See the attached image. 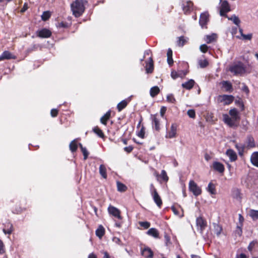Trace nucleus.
Returning a JSON list of instances; mask_svg holds the SVG:
<instances>
[{"label": "nucleus", "instance_id": "f257e3e1", "mask_svg": "<svg viewBox=\"0 0 258 258\" xmlns=\"http://www.w3.org/2000/svg\"><path fill=\"white\" fill-rule=\"evenodd\" d=\"M229 114V115L227 114H223V120L224 123L230 127H238L240 117L237 109H231Z\"/></svg>", "mask_w": 258, "mask_h": 258}, {"label": "nucleus", "instance_id": "f03ea898", "mask_svg": "<svg viewBox=\"0 0 258 258\" xmlns=\"http://www.w3.org/2000/svg\"><path fill=\"white\" fill-rule=\"evenodd\" d=\"M88 3L85 0H75L71 5L73 15L76 18L81 16L85 11V5Z\"/></svg>", "mask_w": 258, "mask_h": 258}, {"label": "nucleus", "instance_id": "7ed1b4c3", "mask_svg": "<svg viewBox=\"0 0 258 258\" xmlns=\"http://www.w3.org/2000/svg\"><path fill=\"white\" fill-rule=\"evenodd\" d=\"M234 100V97L231 95H219L217 97V102L223 103V105L231 104Z\"/></svg>", "mask_w": 258, "mask_h": 258}, {"label": "nucleus", "instance_id": "20e7f679", "mask_svg": "<svg viewBox=\"0 0 258 258\" xmlns=\"http://www.w3.org/2000/svg\"><path fill=\"white\" fill-rule=\"evenodd\" d=\"M188 189L189 191L191 192L192 194L198 197L201 195L202 193V190L200 186L193 180H190L188 183Z\"/></svg>", "mask_w": 258, "mask_h": 258}, {"label": "nucleus", "instance_id": "39448f33", "mask_svg": "<svg viewBox=\"0 0 258 258\" xmlns=\"http://www.w3.org/2000/svg\"><path fill=\"white\" fill-rule=\"evenodd\" d=\"M229 71L234 75H242L245 72L243 64L242 63L235 64L229 67Z\"/></svg>", "mask_w": 258, "mask_h": 258}, {"label": "nucleus", "instance_id": "423d86ee", "mask_svg": "<svg viewBox=\"0 0 258 258\" xmlns=\"http://www.w3.org/2000/svg\"><path fill=\"white\" fill-rule=\"evenodd\" d=\"M247 249L252 255V258H258V241L257 240L250 242Z\"/></svg>", "mask_w": 258, "mask_h": 258}, {"label": "nucleus", "instance_id": "0eeeda50", "mask_svg": "<svg viewBox=\"0 0 258 258\" xmlns=\"http://www.w3.org/2000/svg\"><path fill=\"white\" fill-rule=\"evenodd\" d=\"M220 2L221 3L220 10V14L221 16L227 18V13L230 11V7L227 1L224 0H220Z\"/></svg>", "mask_w": 258, "mask_h": 258}, {"label": "nucleus", "instance_id": "6e6552de", "mask_svg": "<svg viewBox=\"0 0 258 258\" xmlns=\"http://www.w3.org/2000/svg\"><path fill=\"white\" fill-rule=\"evenodd\" d=\"M209 21V14L208 12H204L201 14L199 19V24L202 28H207V24Z\"/></svg>", "mask_w": 258, "mask_h": 258}, {"label": "nucleus", "instance_id": "1a4fd4ad", "mask_svg": "<svg viewBox=\"0 0 258 258\" xmlns=\"http://www.w3.org/2000/svg\"><path fill=\"white\" fill-rule=\"evenodd\" d=\"M26 202H25V206H21V203H17L13 208L12 212L15 214H20L23 212L26 211L28 207L26 206Z\"/></svg>", "mask_w": 258, "mask_h": 258}, {"label": "nucleus", "instance_id": "9d476101", "mask_svg": "<svg viewBox=\"0 0 258 258\" xmlns=\"http://www.w3.org/2000/svg\"><path fill=\"white\" fill-rule=\"evenodd\" d=\"M108 211L109 214L111 215L113 217L118 219H122L120 211L116 207L112 206H109L108 208Z\"/></svg>", "mask_w": 258, "mask_h": 258}, {"label": "nucleus", "instance_id": "9b49d317", "mask_svg": "<svg viewBox=\"0 0 258 258\" xmlns=\"http://www.w3.org/2000/svg\"><path fill=\"white\" fill-rule=\"evenodd\" d=\"M37 36L42 38H49L52 33L50 30L46 28H43L41 30H38L36 32Z\"/></svg>", "mask_w": 258, "mask_h": 258}, {"label": "nucleus", "instance_id": "f8f14e48", "mask_svg": "<svg viewBox=\"0 0 258 258\" xmlns=\"http://www.w3.org/2000/svg\"><path fill=\"white\" fill-rule=\"evenodd\" d=\"M151 194L153 197L154 202L156 203L157 206L159 208H161L162 206L163 203L160 196L159 195L157 191V189H154V190Z\"/></svg>", "mask_w": 258, "mask_h": 258}, {"label": "nucleus", "instance_id": "ddd939ff", "mask_svg": "<svg viewBox=\"0 0 258 258\" xmlns=\"http://www.w3.org/2000/svg\"><path fill=\"white\" fill-rule=\"evenodd\" d=\"M151 119L152 120V127L157 131L160 130L159 119L158 118V114H151Z\"/></svg>", "mask_w": 258, "mask_h": 258}, {"label": "nucleus", "instance_id": "4468645a", "mask_svg": "<svg viewBox=\"0 0 258 258\" xmlns=\"http://www.w3.org/2000/svg\"><path fill=\"white\" fill-rule=\"evenodd\" d=\"M197 226L200 227V229L203 231L204 230L207 226V223L206 219L203 217H199L197 218L196 220Z\"/></svg>", "mask_w": 258, "mask_h": 258}, {"label": "nucleus", "instance_id": "2eb2a0df", "mask_svg": "<svg viewBox=\"0 0 258 258\" xmlns=\"http://www.w3.org/2000/svg\"><path fill=\"white\" fill-rule=\"evenodd\" d=\"M141 254L145 258H153V251L149 247H145L141 250Z\"/></svg>", "mask_w": 258, "mask_h": 258}, {"label": "nucleus", "instance_id": "dca6fc26", "mask_svg": "<svg viewBox=\"0 0 258 258\" xmlns=\"http://www.w3.org/2000/svg\"><path fill=\"white\" fill-rule=\"evenodd\" d=\"M177 125L176 123H172L170 130L167 133L166 138L172 139L176 137Z\"/></svg>", "mask_w": 258, "mask_h": 258}, {"label": "nucleus", "instance_id": "f3484780", "mask_svg": "<svg viewBox=\"0 0 258 258\" xmlns=\"http://www.w3.org/2000/svg\"><path fill=\"white\" fill-rule=\"evenodd\" d=\"M213 168L215 171H218L220 173H223L225 171L224 165L218 161H214L213 163Z\"/></svg>", "mask_w": 258, "mask_h": 258}, {"label": "nucleus", "instance_id": "a211bd4d", "mask_svg": "<svg viewBox=\"0 0 258 258\" xmlns=\"http://www.w3.org/2000/svg\"><path fill=\"white\" fill-rule=\"evenodd\" d=\"M194 4L190 1L186 2L183 4L182 10L185 14H189L192 11Z\"/></svg>", "mask_w": 258, "mask_h": 258}, {"label": "nucleus", "instance_id": "6ab92c4d", "mask_svg": "<svg viewBox=\"0 0 258 258\" xmlns=\"http://www.w3.org/2000/svg\"><path fill=\"white\" fill-rule=\"evenodd\" d=\"M222 88L227 92H232L233 90L232 84L227 81H224L221 83Z\"/></svg>", "mask_w": 258, "mask_h": 258}, {"label": "nucleus", "instance_id": "aec40b11", "mask_svg": "<svg viewBox=\"0 0 258 258\" xmlns=\"http://www.w3.org/2000/svg\"><path fill=\"white\" fill-rule=\"evenodd\" d=\"M155 175L156 176L157 179L158 181H160L159 178H161L162 181L167 182L168 179V176L166 173V172L164 170H162L161 171V174L159 175L158 172H155L154 173Z\"/></svg>", "mask_w": 258, "mask_h": 258}, {"label": "nucleus", "instance_id": "412c9836", "mask_svg": "<svg viewBox=\"0 0 258 258\" xmlns=\"http://www.w3.org/2000/svg\"><path fill=\"white\" fill-rule=\"evenodd\" d=\"M154 71V61L152 56L149 57V61L147 63L146 72L147 74H151Z\"/></svg>", "mask_w": 258, "mask_h": 258}, {"label": "nucleus", "instance_id": "4be33fe9", "mask_svg": "<svg viewBox=\"0 0 258 258\" xmlns=\"http://www.w3.org/2000/svg\"><path fill=\"white\" fill-rule=\"evenodd\" d=\"M226 154L230 159V161H235L237 159L236 152L232 149H229L226 151Z\"/></svg>", "mask_w": 258, "mask_h": 258}, {"label": "nucleus", "instance_id": "5701e85b", "mask_svg": "<svg viewBox=\"0 0 258 258\" xmlns=\"http://www.w3.org/2000/svg\"><path fill=\"white\" fill-rule=\"evenodd\" d=\"M147 234L155 238H160L159 232L156 228H151L149 229L147 232Z\"/></svg>", "mask_w": 258, "mask_h": 258}, {"label": "nucleus", "instance_id": "b1692460", "mask_svg": "<svg viewBox=\"0 0 258 258\" xmlns=\"http://www.w3.org/2000/svg\"><path fill=\"white\" fill-rule=\"evenodd\" d=\"M246 143L248 148H254L255 146L254 140L251 135L247 136Z\"/></svg>", "mask_w": 258, "mask_h": 258}, {"label": "nucleus", "instance_id": "393cba45", "mask_svg": "<svg viewBox=\"0 0 258 258\" xmlns=\"http://www.w3.org/2000/svg\"><path fill=\"white\" fill-rule=\"evenodd\" d=\"M195 84V82L194 80L190 79L188 81L182 83L181 86L182 88L186 89V90H190L192 89Z\"/></svg>", "mask_w": 258, "mask_h": 258}, {"label": "nucleus", "instance_id": "a878e982", "mask_svg": "<svg viewBox=\"0 0 258 258\" xmlns=\"http://www.w3.org/2000/svg\"><path fill=\"white\" fill-rule=\"evenodd\" d=\"M111 117V111L108 110L106 113L101 117L100 122L104 125H106L108 120Z\"/></svg>", "mask_w": 258, "mask_h": 258}, {"label": "nucleus", "instance_id": "bb28decb", "mask_svg": "<svg viewBox=\"0 0 258 258\" xmlns=\"http://www.w3.org/2000/svg\"><path fill=\"white\" fill-rule=\"evenodd\" d=\"M250 161L254 166L258 167V152L252 153L251 156Z\"/></svg>", "mask_w": 258, "mask_h": 258}, {"label": "nucleus", "instance_id": "cd10ccee", "mask_svg": "<svg viewBox=\"0 0 258 258\" xmlns=\"http://www.w3.org/2000/svg\"><path fill=\"white\" fill-rule=\"evenodd\" d=\"M11 58H14V57L12 56V53L9 51H4L1 55H0V61L4 59H10Z\"/></svg>", "mask_w": 258, "mask_h": 258}, {"label": "nucleus", "instance_id": "c85d7f7f", "mask_svg": "<svg viewBox=\"0 0 258 258\" xmlns=\"http://www.w3.org/2000/svg\"><path fill=\"white\" fill-rule=\"evenodd\" d=\"M129 102V101L127 100H123L120 102L117 105V110L120 112L122 110H123L124 108H125L126 106L127 105L128 103Z\"/></svg>", "mask_w": 258, "mask_h": 258}, {"label": "nucleus", "instance_id": "c756f323", "mask_svg": "<svg viewBox=\"0 0 258 258\" xmlns=\"http://www.w3.org/2000/svg\"><path fill=\"white\" fill-rule=\"evenodd\" d=\"M167 61L170 66H172L173 64V60L172 58V50L171 48H168L167 52Z\"/></svg>", "mask_w": 258, "mask_h": 258}, {"label": "nucleus", "instance_id": "7c9ffc66", "mask_svg": "<svg viewBox=\"0 0 258 258\" xmlns=\"http://www.w3.org/2000/svg\"><path fill=\"white\" fill-rule=\"evenodd\" d=\"M97 236L101 238L105 234V229L101 225H99L95 231Z\"/></svg>", "mask_w": 258, "mask_h": 258}, {"label": "nucleus", "instance_id": "2f4dec72", "mask_svg": "<svg viewBox=\"0 0 258 258\" xmlns=\"http://www.w3.org/2000/svg\"><path fill=\"white\" fill-rule=\"evenodd\" d=\"M217 36L216 34L213 33L210 35H206L205 38V41L207 43H212L216 40Z\"/></svg>", "mask_w": 258, "mask_h": 258}, {"label": "nucleus", "instance_id": "473e14b6", "mask_svg": "<svg viewBox=\"0 0 258 258\" xmlns=\"http://www.w3.org/2000/svg\"><path fill=\"white\" fill-rule=\"evenodd\" d=\"M93 132L96 134L99 137L104 139L105 136L103 131L98 126H96L93 128Z\"/></svg>", "mask_w": 258, "mask_h": 258}, {"label": "nucleus", "instance_id": "72a5a7b5", "mask_svg": "<svg viewBox=\"0 0 258 258\" xmlns=\"http://www.w3.org/2000/svg\"><path fill=\"white\" fill-rule=\"evenodd\" d=\"M116 185L117 190L119 192H125L127 189V186L124 184L119 181H117Z\"/></svg>", "mask_w": 258, "mask_h": 258}, {"label": "nucleus", "instance_id": "f704fd0d", "mask_svg": "<svg viewBox=\"0 0 258 258\" xmlns=\"http://www.w3.org/2000/svg\"><path fill=\"white\" fill-rule=\"evenodd\" d=\"M99 173L101 175V176L106 179L107 177V172H106V168L105 166L103 164H101L99 166Z\"/></svg>", "mask_w": 258, "mask_h": 258}, {"label": "nucleus", "instance_id": "c9c22d12", "mask_svg": "<svg viewBox=\"0 0 258 258\" xmlns=\"http://www.w3.org/2000/svg\"><path fill=\"white\" fill-rule=\"evenodd\" d=\"M13 226L11 223H8L5 225V228L3 229V232L6 234H11L13 231Z\"/></svg>", "mask_w": 258, "mask_h": 258}, {"label": "nucleus", "instance_id": "e433bc0d", "mask_svg": "<svg viewBox=\"0 0 258 258\" xmlns=\"http://www.w3.org/2000/svg\"><path fill=\"white\" fill-rule=\"evenodd\" d=\"M78 147L77 142L76 140L72 141L69 145L70 150L72 153H74L77 151Z\"/></svg>", "mask_w": 258, "mask_h": 258}, {"label": "nucleus", "instance_id": "4c0bfd02", "mask_svg": "<svg viewBox=\"0 0 258 258\" xmlns=\"http://www.w3.org/2000/svg\"><path fill=\"white\" fill-rule=\"evenodd\" d=\"M232 196L233 198L236 199H241V192L240 190L238 188H234L232 190Z\"/></svg>", "mask_w": 258, "mask_h": 258}, {"label": "nucleus", "instance_id": "58836bf2", "mask_svg": "<svg viewBox=\"0 0 258 258\" xmlns=\"http://www.w3.org/2000/svg\"><path fill=\"white\" fill-rule=\"evenodd\" d=\"M160 92V89L158 86L152 87L150 90V95L152 97L156 96Z\"/></svg>", "mask_w": 258, "mask_h": 258}, {"label": "nucleus", "instance_id": "ea45409f", "mask_svg": "<svg viewBox=\"0 0 258 258\" xmlns=\"http://www.w3.org/2000/svg\"><path fill=\"white\" fill-rule=\"evenodd\" d=\"M207 190L212 195H215L216 194L215 185L212 182H210L208 186Z\"/></svg>", "mask_w": 258, "mask_h": 258}, {"label": "nucleus", "instance_id": "a19ab883", "mask_svg": "<svg viewBox=\"0 0 258 258\" xmlns=\"http://www.w3.org/2000/svg\"><path fill=\"white\" fill-rule=\"evenodd\" d=\"M79 146L80 148V149L83 154L84 159L86 160L88 158L89 152L86 148L84 147L81 143L79 144Z\"/></svg>", "mask_w": 258, "mask_h": 258}, {"label": "nucleus", "instance_id": "79ce46f5", "mask_svg": "<svg viewBox=\"0 0 258 258\" xmlns=\"http://www.w3.org/2000/svg\"><path fill=\"white\" fill-rule=\"evenodd\" d=\"M235 147L238 150V153L242 156L245 150V146L244 145H239L237 143L235 145Z\"/></svg>", "mask_w": 258, "mask_h": 258}, {"label": "nucleus", "instance_id": "37998d69", "mask_svg": "<svg viewBox=\"0 0 258 258\" xmlns=\"http://www.w3.org/2000/svg\"><path fill=\"white\" fill-rule=\"evenodd\" d=\"M242 224L240 225H238L236 227V230L234 231V234L236 236L240 237L242 234Z\"/></svg>", "mask_w": 258, "mask_h": 258}, {"label": "nucleus", "instance_id": "c03bdc74", "mask_svg": "<svg viewBox=\"0 0 258 258\" xmlns=\"http://www.w3.org/2000/svg\"><path fill=\"white\" fill-rule=\"evenodd\" d=\"M186 41H187L184 37L182 36L178 38L177 43L179 46L182 47L185 44Z\"/></svg>", "mask_w": 258, "mask_h": 258}, {"label": "nucleus", "instance_id": "a18cd8bd", "mask_svg": "<svg viewBox=\"0 0 258 258\" xmlns=\"http://www.w3.org/2000/svg\"><path fill=\"white\" fill-rule=\"evenodd\" d=\"M50 16L51 14L49 11H45L41 16V19L43 21H46L50 18Z\"/></svg>", "mask_w": 258, "mask_h": 258}, {"label": "nucleus", "instance_id": "49530a36", "mask_svg": "<svg viewBox=\"0 0 258 258\" xmlns=\"http://www.w3.org/2000/svg\"><path fill=\"white\" fill-rule=\"evenodd\" d=\"M229 20H231L233 21V22L238 27H239V24L240 23V21L238 17L235 15L232 16L231 18H228Z\"/></svg>", "mask_w": 258, "mask_h": 258}, {"label": "nucleus", "instance_id": "de8ad7c7", "mask_svg": "<svg viewBox=\"0 0 258 258\" xmlns=\"http://www.w3.org/2000/svg\"><path fill=\"white\" fill-rule=\"evenodd\" d=\"M249 215L253 220L258 219V211L251 210L250 211Z\"/></svg>", "mask_w": 258, "mask_h": 258}, {"label": "nucleus", "instance_id": "09e8293b", "mask_svg": "<svg viewBox=\"0 0 258 258\" xmlns=\"http://www.w3.org/2000/svg\"><path fill=\"white\" fill-rule=\"evenodd\" d=\"M235 104L240 108L241 111H243L244 110V105L241 99H239L238 100H236L235 101Z\"/></svg>", "mask_w": 258, "mask_h": 258}, {"label": "nucleus", "instance_id": "8fccbe9b", "mask_svg": "<svg viewBox=\"0 0 258 258\" xmlns=\"http://www.w3.org/2000/svg\"><path fill=\"white\" fill-rule=\"evenodd\" d=\"M199 64L201 68H205L209 65V62L207 59L200 60Z\"/></svg>", "mask_w": 258, "mask_h": 258}, {"label": "nucleus", "instance_id": "3c124183", "mask_svg": "<svg viewBox=\"0 0 258 258\" xmlns=\"http://www.w3.org/2000/svg\"><path fill=\"white\" fill-rule=\"evenodd\" d=\"M139 224L141 227H143L145 229H148L151 225L150 223L148 221L139 222Z\"/></svg>", "mask_w": 258, "mask_h": 258}, {"label": "nucleus", "instance_id": "603ef678", "mask_svg": "<svg viewBox=\"0 0 258 258\" xmlns=\"http://www.w3.org/2000/svg\"><path fill=\"white\" fill-rule=\"evenodd\" d=\"M145 128L143 125L140 130V131L139 132V133L137 134V136L142 138L144 139L145 138Z\"/></svg>", "mask_w": 258, "mask_h": 258}, {"label": "nucleus", "instance_id": "864d4df0", "mask_svg": "<svg viewBox=\"0 0 258 258\" xmlns=\"http://www.w3.org/2000/svg\"><path fill=\"white\" fill-rule=\"evenodd\" d=\"M167 101L171 103H175L176 102V99L172 94H169L167 96Z\"/></svg>", "mask_w": 258, "mask_h": 258}, {"label": "nucleus", "instance_id": "5fc2aeb1", "mask_svg": "<svg viewBox=\"0 0 258 258\" xmlns=\"http://www.w3.org/2000/svg\"><path fill=\"white\" fill-rule=\"evenodd\" d=\"M187 115L188 116L192 118H195L196 117V112L195 110L194 109H189L187 111Z\"/></svg>", "mask_w": 258, "mask_h": 258}, {"label": "nucleus", "instance_id": "6e6d98bb", "mask_svg": "<svg viewBox=\"0 0 258 258\" xmlns=\"http://www.w3.org/2000/svg\"><path fill=\"white\" fill-rule=\"evenodd\" d=\"M180 209V207H176L174 206H173L171 207V209L173 212V213L177 216H180L179 209Z\"/></svg>", "mask_w": 258, "mask_h": 258}, {"label": "nucleus", "instance_id": "4d7b16f0", "mask_svg": "<svg viewBox=\"0 0 258 258\" xmlns=\"http://www.w3.org/2000/svg\"><path fill=\"white\" fill-rule=\"evenodd\" d=\"M200 50L203 53H206L208 50V46L206 44H202L200 47Z\"/></svg>", "mask_w": 258, "mask_h": 258}, {"label": "nucleus", "instance_id": "13d9d810", "mask_svg": "<svg viewBox=\"0 0 258 258\" xmlns=\"http://www.w3.org/2000/svg\"><path fill=\"white\" fill-rule=\"evenodd\" d=\"M58 114V110L57 109H52L50 111V114L52 117H55Z\"/></svg>", "mask_w": 258, "mask_h": 258}, {"label": "nucleus", "instance_id": "bf43d9fd", "mask_svg": "<svg viewBox=\"0 0 258 258\" xmlns=\"http://www.w3.org/2000/svg\"><path fill=\"white\" fill-rule=\"evenodd\" d=\"M58 26L59 27L64 28H68L69 26L68 23L67 22H64V21H62V22H60L58 24Z\"/></svg>", "mask_w": 258, "mask_h": 258}, {"label": "nucleus", "instance_id": "052dcab7", "mask_svg": "<svg viewBox=\"0 0 258 258\" xmlns=\"http://www.w3.org/2000/svg\"><path fill=\"white\" fill-rule=\"evenodd\" d=\"M241 36L245 40H250L252 38V34H248L247 35H245V34H242V36Z\"/></svg>", "mask_w": 258, "mask_h": 258}, {"label": "nucleus", "instance_id": "680f3d73", "mask_svg": "<svg viewBox=\"0 0 258 258\" xmlns=\"http://www.w3.org/2000/svg\"><path fill=\"white\" fill-rule=\"evenodd\" d=\"M171 76L172 79H176V78H178L180 76L175 71H172L171 73Z\"/></svg>", "mask_w": 258, "mask_h": 258}, {"label": "nucleus", "instance_id": "e2e57ef3", "mask_svg": "<svg viewBox=\"0 0 258 258\" xmlns=\"http://www.w3.org/2000/svg\"><path fill=\"white\" fill-rule=\"evenodd\" d=\"M164 237V239H165V240L166 244L167 245L168 243H169L170 241V237L166 233H165Z\"/></svg>", "mask_w": 258, "mask_h": 258}, {"label": "nucleus", "instance_id": "0e129e2a", "mask_svg": "<svg viewBox=\"0 0 258 258\" xmlns=\"http://www.w3.org/2000/svg\"><path fill=\"white\" fill-rule=\"evenodd\" d=\"M133 149H134V148L132 146H129L128 147H126L124 148V151H125L127 153H130L132 152V151L133 150Z\"/></svg>", "mask_w": 258, "mask_h": 258}, {"label": "nucleus", "instance_id": "69168bd1", "mask_svg": "<svg viewBox=\"0 0 258 258\" xmlns=\"http://www.w3.org/2000/svg\"><path fill=\"white\" fill-rule=\"evenodd\" d=\"M166 107L164 106H162L160 111V115L162 117H163L165 114V112L166 111Z\"/></svg>", "mask_w": 258, "mask_h": 258}, {"label": "nucleus", "instance_id": "338daca9", "mask_svg": "<svg viewBox=\"0 0 258 258\" xmlns=\"http://www.w3.org/2000/svg\"><path fill=\"white\" fill-rule=\"evenodd\" d=\"M100 252L104 255L103 258H110V256L107 251L102 250Z\"/></svg>", "mask_w": 258, "mask_h": 258}, {"label": "nucleus", "instance_id": "774afa93", "mask_svg": "<svg viewBox=\"0 0 258 258\" xmlns=\"http://www.w3.org/2000/svg\"><path fill=\"white\" fill-rule=\"evenodd\" d=\"M235 258H248V256L246 255L245 253H241L239 254H237Z\"/></svg>", "mask_w": 258, "mask_h": 258}]
</instances>
